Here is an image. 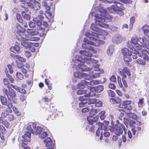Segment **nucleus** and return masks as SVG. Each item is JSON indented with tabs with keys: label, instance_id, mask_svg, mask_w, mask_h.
<instances>
[{
	"label": "nucleus",
	"instance_id": "37998d69",
	"mask_svg": "<svg viewBox=\"0 0 149 149\" xmlns=\"http://www.w3.org/2000/svg\"><path fill=\"white\" fill-rule=\"evenodd\" d=\"M13 55L14 56V58L18 59L19 61L22 62H25L26 61V59L23 57H21L20 56L17 55H14L13 54Z\"/></svg>",
	"mask_w": 149,
	"mask_h": 149
},
{
	"label": "nucleus",
	"instance_id": "338daca9",
	"mask_svg": "<svg viewBox=\"0 0 149 149\" xmlns=\"http://www.w3.org/2000/svg\"><path fill=\"white\" fill-rule=\"evenodd\" d=\"M29 26L31 28H34L36 27V24L34 22H29Z\"/></svg>",
	"mask_w": 149,
	"mask_h": 149
},
{
	"label": "nucleus",
	"instance_id": "69168bd1",
	"mask_svg": "<svg viewBox=\"0 0 149 149\" xmlns=\"http://www.w3.org/2000/svg\"><path fill=\"white\" fill-rule=\"evenodd\" d=\"M108 93L109 95L111 97H113L115 95L114 92L111 90H108Z\"/></svg>",
	"mask_w": 149,
	"mask_h": 149
},
{
	"label": "nucleus",
	"instance_id": "a18cd8bd",
	"mask_svg": "<svg viewBox=\"0 0 149 149\" xmlns=\"http://www.w3.org/2000/svg\"><path fill=\"white\" fill-rule=\"evenodd\" d=\"M16 79L17 81H19L22 80L23 78V76L20 72H17L16 74Z\"/></svg>",
	"mask_w": 149,
	"mask_h": 149
},
{
	"label": "nucleus",
	"instance_id": "72a5a7b5",
	"mask_svg": "<svg viewBox=\"0 0 149 149\" xmlns=\"http://www.w3.org/2000/svg\"><path fill=\"white\" fill-rule=\"evenodd\" d=\"M10 51L14 53H19L20 52V48L17 45H15L14 46L11 47L10 49Z\"/></svg>",
	"mask_w": 149,
	"mask_h": 149
},
{
	"label": "nucleus",
	"instance_id": "4d7b16f0",
	"mask_svg": "<svg viewBox=\"0 0 149 149\" xmlns=\"http://www.w3.org/2000/svg\"><path fill=\"white\" fill-rule=\"evenodd\" d=\"M135 18L134 16H132L130 18V25L132 27L133 26V24L135 22Z\"/></svg>",
	"mask_w": 149,
	"mask_h": 149
},
{
	"label": "nucleus",
	"instance_id": "f8f14e48",
	"mask_svg": "<svg viewBox=\"0 0 149 149\" xmlns=\"http://www.w3.org/2000/svg\"><path fill=\"white\" fill-rule=\"evenodd\" d=\"M16 28L17 30L14 31L16 37H23L25 36L26 30L19 25H17Z\"/></svg>",
	"mask_w": 149,
	"mask_h": 149
},
{
	"label": "nucleus",
	"instance_id": "3c124183",
	"mask_svg": "<svg viewBox=\"0 0 149 149\" xmlns=\"http://www.w3.org/2000/svg\"><path fill=\"white\" fill-rule=\"evenodd\" d=\"M127 116L130 118L134 120H136L137 118V116L134 113H129L128 114Z\"/></svg>",
	"mask_w": 149,
	"mask_h": 149
},
{
	"label": "nucleus",
	"instance_id": "680f3d73",
	"mask_svg": "<svg viewBox=\"0 0 149 149\" xmlns=\"http://www.w3.org/2000/svg\"><path fill=\"white\" fill-rule=\"evenodd\" d=\"M102 131L100 128L98 127L96 132V135L98 136H99L100 135H102Z\"/></svg>",
	"mask_w": 149,
	"mask_h": 149
},
{
	"label": "nucleus",
	"instance_id": "473e14b6",
	"mask_svg": "<svg viewBox=\"0 0 149 149\" xmlns=\"http://www.w3.org/2000/svg\"><path fill=\"white\" fill-rule=\"evenodd\" d=\"M43 141L45 145V146H49L54 144L52 143V141L51 138L49 137L47 138Z\"/></svg>",
	"mask_w": 149,
	"mask_h": 149
},
{
	"label": "nucleus",
	"instance_id": "6ab92c4d",
	"mask_svg": "<svg viewBox=\"0 0 149 149\" xmlns=\"http://www.w3.org/2000/svg\"><path fill=\"white\" fill-rule=\"evenodd\" d=\"M141 52L142 54H139V56L143 58L144 60L146 61H149V58L145 52H146L149 54V50H147L145 49H140V52Z\"/></svg>",
	"mask_w": 149,
	"mask_h": 149
},
{
	"label": "nucleus",
	"instance_id": "13d9d810",
	"mask_svg": "<svg viewBox=\"0 0 149 149\" xmlns=\"http://www.w3.org/2000/svg\"><path fill=\"white\" fill-rule=\"evenodd\" d=\"M16 18L18 21L20 23L23 22L22 18V17L20 14H17L16 15Z\"/></svg>",
	"mask_w": 149,
	"mask_h": 149
},
{
	"label": "nucleus",
	"instance_id": "6e6552de",
	"mask_svg": "<svg viewBox=\"0 0 149 149\" xmlns=\"http://www.w3.org/2000/svg\"><path fill=\"white\" fill-rule=\"evenodd\" d=\"M98 15H99L98 14H96L95 15V17L96 18V24L102 28H108L109 25L105 23L109 21V19L105 17H98Z\"/></svg>",
	"mask_w": 149,
	"mask_h": 149
},
{
	"label": "nucleus",
	"instance_id": "aec40b11",
	"mask_svg": "<svg viewBox=\"0 0 149 149\" xmlns=\"http://www.w3.org/2000/svg\"><path fill=\"white\" fill-rule=\"evenodd\" d=\"M32 126L34 129L33 133L36 135H39L41 131L44 129L43 128H41V127L38 126H37L36 127V124L35 123H32Z\"/></svg>",
	"mask_w": 149,
	"mask_h": 149
},
{
	"label": "nucleus",
	"instance_id": "c9c22d12",
	"mask_svg": "<svg viewBox=\"0 0 149 149\" xmlns=\"http://www.w3.org/2000/svg\"><path fill=\"white\" fill-rule=\"evenodd\" d=\"M111 103L113 104H119L121 102V99L119 98L114 99L111 98L110 99Z\"/></svg>",
	"mask_w": 149,
	"mask_h": 149
},
{
	"label": "nucleus",
	"instance_id": "5701e85b",
	"mask_svg": "<svg viewBox=\"0 0 149 149\" xmlns=\"http://www.w3.org/2000/svg\"><path fill=\"white\" fill-rule=\"evenodd\" d=\"M98 117L97 116L95 117L92 116H88L87 117V120L88 123L90 125H92L95 123L98 120Z\"/></svg>",
	"mask_w": 149,
	"mask_h": 149
},
{
	"label": "nucleus",
	"instance_id": "f3484780",
	"mask_svg": "<svg viewBox=\"0 0 149 149\" xmlns=\"http://www.w3.org/2000/svg\"><path fill=\"white\" fill-rule=\"evenodd\" d=\"M108 123V122H106L103 123L99 122L98 123V127L100 128L102 131L103 130H104V131H106L107 130L110 131L111 127L107 125Z\"/></svg>",
	"mask_w": 149,
	"mask_h": 149
},
{
	"label": "nucleus",
	"instance_id": "c756f323",
	"mask_svg": "<svg viewBox=\"0 0 149 149\" xmlns=\"http://www.w3.org/2000/svg\"><path fill=\"white\" fill-rule=\"evenodd\" d=\"M87 83H89V82L86 81L85 80L82 81L81 83H79L77 85L78 88L80 89H83L84 87V85L87 86H89V84H87Z\"/></svg>",
	"mask_w": 149,
	"mask_h": 149
},
{
	"label": "nucleus",
	"instance_id": "412c9836",
	"mask_svg": "<svg viewBox=\"0 0 149 149\" xmlns=\"http://www.w3.org/2000/svg\"><path fill=\"white\" fill-rule=\"evenodd\" d=\"M90 91H93L96 94V92L97 93H100L102 92L104 89V86L102 85H99L95 88L93 87H89Z\"/></svg>",
	"mask_w": 149,
	"mask_h": 149
},
{
	"label": "nucleus",
	"instance_id": "4be33fe9",
	"mask_svg": "<svg viewBox=\"0 0 149 149\" xmlns=\"http://www.w3.org/2000/svg\"><path fill=\"white\" fill-rule=\"evenodd\" d=\"M132 103V101L130 100H126L124 102L122 103V106L120 107H121L124 108H127L129 110H131L132 109V107L131 106L129 105L130 104Z\"/></svg>",
	"mask_w": 149,
	"mask_h": 149
},
{
	"label": "nucleus",
	"instance_id": "f257e3e1",
	"mask_svg": "<svg viewBox=\"0 0 149 149\" xmlns=\"http://www.w3.org/2000/svg\"><path fill=\"white\" fill-rule=\"evenodd\" d=\"M100 66V65L97 64L93 65V67L95 68L94 70L95 71L99 72L95 73L92 74L91 76L86 73L80 72H74V76L75 77L79 79L84 78L88 80L99 77L100 76L101 74L104 73V71L103 69H100L99 68Z\"/></svg>",
	"mask_w": 149,
	"mask_h": 149
},
{
	"label": "nucleus",
	"instance_id": "423d86ee",
	"mask_svg": "<svg viewBox=\"0 0 149 149\" xmlns=\"http://www.w3.org/2000/svg\"><path fill=\"white\" fill-rule=\"evenodd\" d=\"M115 5H112L108 8L109 11L111 13H113L114 11L120 16L124 15L123 11L125 9L123 5L121 3L116 1Z\"/></svg>",
	"mask_w": 149,
	"mask_h": 149
},
{
	"label": "nucleus",
	"instance_id": "f03ea898",
	"mask_svg": "<svg viewBox=\"0 0 149 149\" xmlns=\"http://www.w3.org/2000/svg\"><path fill=\"white\" fill-rule=\"evenodd\" d=\"M91 38H85L84 39V41L86 43L82 45V47L83 48L88 49L92 52L94 54L97 53V51L94 49L93 47L90 46L88 45H95L98 46L100 44H103L104 42L102 40L100 39V38L97 39L96 38H92V41H91Z\"/></svg>",
	"mask_w": 149,
	"mask_h": 149
},
{
	"label": "nucleus",
	"instance_id": "6e6d98bb",
	"mask_svg": "<svg viewBox=\"0 0 149 149\" xmlns=\"http://www.w3.org/2000/svg\"><path fill=\"white\" fill-rule=\"evenodd\" d=\"M20 1L23 2L21 4V6L22 8H26V6H28V4L27 2H26L27 0H19Z\"/></svg>",
	"mask_w": 149,
	"mask_h": 149
},
{
	"label": "nucleus",
	"instance_id": "e433bc0d",
	"mask_svg": "<svg viewBox=\"0 0 149 149\" xmlns=\"http://www.w3.org/2000/svg\"><path fill=\"white\" fill-rule=\"evenodd\" d=\"M141 129V128L137 126L135 127L134 125L132 126L131 131L132 132L133 135H134L135 134L136 130L140 131Z\"/></svg>",
	"mask_w": 149,
	"mask_h": 149
},
{
	"label": "nucleus",
	"instance_id": "603ef678",
	"mask_svg": "<svg viewBox=\"0 0 149 149\" xmlns=\"http://www.w3.org/2000/svg\"><path fill=\"white\" fill-rule=\"evenodd\" d=\"M136 61L135 62L136 63L142 65H146V62L144 61L140 58L136 60Z\"/></svg>",
	"mask_w": 149,
	"mask_h": 149
},
{
	"label": "nucleus",
	"instance_id": "7ed1b4c3",
	"mask_svg": "<svg viewBox=\"0 0 149 149\" xmlns=\"http://www.w3.org/2000/svg\"><path fill=\"white\" fill-rule=\"evenodd\" d=\"M20 42L19 43L24 47H26L28 49L30 50L31 52H34L35 51V47H38L39 43L38 42H32L38 38H30V39H26V38H17Z\"/></svg>",
	"mask_w": 149,
	"mask_h": 149
},
{
	"label": "nucleus",
	"instance_id": "052dcab7",
	"mask_svg": "<svg viewBox=\"0 0 149 149\" xmlns=\"http://www.w3.org/2000/svg\"><path fill=\"white\" fill-rule=\"evenodd\" d=\"M102 105V101L97 100V101L96 102L95 104V106L97 107H101Z\"/></svg>",
	"mask_w": 149,
	"mask_h": 149
},
{
	"label": "nucleus",
	"instance_id": "864d4df0",
	"mask_svg": "<svg viewBox=\"0 0 149 149\" xmlns=\"http://www.w3.org/2000/svg\"><path fill=\"white\" fill-rule=\"evenodd\" d=\"M105 111H102L99 113V115L101 120H103L105 118Z\"/></svg>",
	"mask_w": 149,
	"mask_h": 149
},
{
	"label": "nucleus",
	"instance_id": "ea45409f",
	"mask_svg": "<svg viewBox=\"0 0 149 149\" xmlns=\"http://www.w3.org/2000/svg\"><path fill=\"white\" fill-rule=\"evenodd\" d=\"M40 8V4L38 2H35L34 4H33L32 8L33 10H37L39 9Z\"/></svg>",
	"mask_w": 149,
	"mask_h": 149
},
{
	"label": "nucleus",
	"instance_id": "c03bdc74",
	"mask_svg": "<svg viewBox=\"0 0 149 149\" xmlns=\"http://www.w3.org/2000/svg\"><path fill=\"white\" fill-rule=\"evenodd\" d=\"M89 115L90 116H93L95 115L99 111L98 109H92L90 110Z\"/></svg>",
	"mask_w": 149,
	"mask_h": 149
},
{
	"label": "nucleus",
	"instance_id": "58836bf2",
	"mask_svg": "<svg viewBox=\"0 0 149 149\" xmlns=\"http://www.w3.org/2000/svg\"><path fill=\"white\" fill-rule=\"evenodd\" d=\"M0 123L4 125L7 128H8L9 126V123L7 121L3 119L2 117L0 118Z\"/></svg>",
	"mask_w": 149,
	"mask_h": 149
},
{
	"label": "nucleus",
	"instance_id": "a878e982",
	"mask_svg": "<svg viewBox=\"0 0 149 149\" xmlns=\"http://www.w3.org/2000/svg\"><path fill=\"white\" fill-rule=\"evenodd\" d=\"M88 86V90H85V92L84 94V96L88 97L95 96V93H94V92L93 91H90V89L89 88V87L91 86Z\"/></svg>",
	"mask_w": 149,
	"mask_h": 149
},
{
	"label": "nucleus",
	"instance_id": "2eb2a0df",
	"mask_svg": "<svg viewBox=\"0 0 149 149\" xmlns=\"http://www.w3.org/2000/svg\"><path fill=\"white\" fill-rule=\"evenodd\" d=\"M130 71V70L129 68L127 67H125L123 68L122 71L118 70V73L123 77V78L125 79L127 77L125 74L129 76H130L131 74Z\"/></svg>",
	"mask_w": 149,
	"mask_h": 149
},
{
	"label": "nucleus",
	"instance_id": "1a4fd4ad",
	"mask_svg": "<svg viewBox=\"0 0 149 149\" xmlns=\"http://www.w3.org/2000/svg\"><path fill=\"white\" fill-rule=\"evenodd\" d=\"M116 123L114 126L112 128L111 127L110 131L112 132L113 131L116 134L119 136L122 134L123 128L122 125L119 123V121L117 120Z\"/></svg>",
	"mask_w": 149,
	"mask_h": 149
},
{
	"label": "nucleus",
	"instance_id": "8fccbe9b",
	"mask_svg": "<svg viewBox=\"0 0 149 149\" xmlns=\"http://www.w3.org/2000/svg\"><path fill=\"white\" fill-rule=\"evenodd\" d=\"M28 49L26 47H25V55L27 58H29L31 56V54L28 50Z\"/></svg>",
	"mask_w": 149,
	"mask_h": 149
},
{
	"label": "nucleus",
	"instance_id": "bb28decb",
	"mask_svg": "<svg viewBox=\"0 0 149 149\" xmlns=\"http://www.w3.org/2000/svg\"><path fill=\"white\" fill-rule=\"evenodd\" d=\"M142 29L143 31L144 35L149 37V26L147 25H144L142 27Z\"/></svg>",
	"mask_w": 149,
	"mask_h": 149
},
{
	"label": "nucleus",
	"instance_id": "393cba45",
	"mask_svg": "<svg viewBox=\"0 0 149 149\" xmlns=\"http://www.w3.org/2000/svg\"><path fill=\"white\" fill-rule=\"evenodd\" d=\"M75 63L74 64L73 68L76 66L78 65V63H79L80 62H85V60L82 58L81 56H79L78 55H76L75 56Z\"/></svg>",
	"mask_w": 149,
	"mask_h": 149
},
{
	"label": "nucleus",
	"instance_id": "cd10ccee",
	"mask_svg": "<svg viewBox=\"0 0 149 149\" xmlns=\"http://www.w3.org/2000/svg\"><path fill=\"white\" fill-rule=\"evenodd\" d=\"M79 53L82 55L90 57L93 55L91 52L86 50H81L79 51Z\"/></svg>",
	"mask_w": 149,
	"mask_h": 149
},
{
	"label": "nucleus",
	"instance_id": "a19ab883",
	"mask_svg": "<svg viewBox=\"0 0 149 149\" xmlns=\"http://www.w3.org/2000/svg\"><path fill=\"white\" fill-rule=\"evenodd\" d=\"M112 41L115 44H119L122 41V38H112Z\"/></svg>",
	"mask_w": 149,
	"mask_h": 149
},
{
	"label": "nucleus",
	"instance_id": "79ce46f5",
	"mask_svg": "<svg viewBox=\"0 0 149 149\" xmlns=\"http://www.w3.org/2000/svg\"><path fill=\"white\" fill-rule=\"evenodd\" d=\"M27 32L28 33V35L33 36L37 35L36 31V30L34 31L33 29H28L27 30Z\"/></svg>",
	"mask_w": 149,
	"mask_h": 149
},
{
	"label": "nucleus",
	"instance_id": "c85d7f7f",
	"mask_svg": "<svg viewBox=\"0 0 149 149\" xmlns=\"http://www.w3.org/2000/svg\"><path fill=\"white\" fill-rule=\"evenodd\" d=\"M5 72L7 75H9V73L11 74L13 73V71L10 65L8 64L7 65L5 69Z\"/></svg>",
	"mask_w": 149,
	"mask_h": 149
},
{
	"label": "nucleus",
	"instance_id": "20e7f679",
	"mask_svg": "<svg viewBox=\"0 0 149 149\" xmlns=\"http://www.w3.org/2000/svg\"><path fill=\"white\" fill-rule=\"evenodd\" d=\"M91 28L93 31L91 34L88 32L85 33V36L87 37H91V35L98 37V35H100L106 36L108 34V33L102 29L99 28L95 24L92 23L91 26Z\"/></svg>",
	"mask_w": 149,
	"mask_h": 149
},
{
	"label": "nucleus",
	"instance_id": "e2e57ef3",
	"mask_svg": "<svg viewBox=\"0 0 149 149\" xmlns=\"http://www.w3.org/2000/svg\"><path fill=\"white\" fill-rule=\"evenodd\" d=\"M141 49H147L149 50V44L145 43V44H143L142 45Z\"/></svg>",
	"mask_w": 149,
	"mask_h": 149
},
{
	"label": "nucleus",
	"instance_id": "de8ad7c7",
	"mask_svg": "<svg viewBox=\"0 0 149 149\" xmlns=\"http://www.w3.org/2000/svg\"><path fill=\"white\" fill-rule=\"evenodd\" d=\"M92 106L91 105L87 107L84 108L82 109V112L83 113H86L89 111L90 110L92 109Z\"/></svg>",
	"mask_w": 149,
	"mask_h": 149
},
{
	"label": "nucleus",
	"instance_id": "a211bd4d",
	"mask_svg": "<svg viewBox=\"0 0 149 149\" xmlns=\"http://www.w3.org/2000/svg\"><path fill=\"white\" fill-rule=\"evenodd\" d=\"M130 49L131 50H132L131 56H132L134 59H136L137 58V55H138V56L140 57L139 55L140 54H141V52H140V50H137L135 47L132 48Z\"/></svg>",
	"mask_w": 149,
	"mask_h": 149
},
{
	"label": "nucleus",
	"instance_id": "4c0bfd02",
	"mask_svg": "<svg viewBox=\"0 0 149 149\" xmlns=\"http://www.w3.org/2000/svg\"><path fill=\"white\" fill-rule=\"evenodd\" d=\"M114 50V47L113 46L110 45L108 47L107 50V53L109 55H111Z\"/></svg>",
	"mask_w": 149,
	"mask_h": 149
},
{
	"label": "nucleus",
	"instance_id": "09e8293b",
	"mask_svg": "<svg viewBox=\"0 0 149 149\" xmlns=\"http://www.w3.org/2000/svg\"><path fill=\"white\" fill-rule=\"evenodd\" d=\"M144 98L141 97L139 99L138 102V106L139 107H142L143 104Z\"/></svg>",
	"mask_w": 149,
	"mask_h": 149
},
{
	"label": "nucleus",
	"instance_id": "0e129e2a",
	"mask_svg": "<svg viewBox=\"0 0 149 149\" xmlns=\"http://www.w3.org/2000/svg\"><path fill=\"white\" fill-rule=\"evenodd\" d=\"M110 80L112 82H115L116 81V78L115 75H113L111 76L109 78Z\"/></svg>",
	"mask_w": 149,
	"mask_h": 149
},
{
	"label": "nucleus",
	"instance_id": "bf43d9fd",
	"mask_svg": "<svg viewBox=\"0 0 149 149\" xmlns=\"http://www.w3.org/2000/svg\"><path fill=\"white\" fill-rule=\"evenodd\" d=\"M13 109L14 112L16 114L17 116H19L20 115V113L19 112L18 110L15 107H13Z\"/></svg>",
	"mask_w": 149,
	"mask_h": 149
},
{
	"label": "nucleus",
	"instance_id": "5fc2aeb1",
	"mask_svg": "<svg viewBox=\"0 0 149 149\" xmlns=\"http://www.w3.org/2000/svg\"><path fill=\"white\" fill-rule=\"evenodd\" d=\"M79 101L82 102H88V98H86L85 96H80L79 98Z\"/></svg>",
	"mask_w": 149,
	"mask_h": 149
},
{
	"label": "nucleus",
	"instance_id": "4468645a",
	"mask_svg": "<svg viewBox=\"0 0 149 149\" xmlns=\"http://www.w3.org/2000/svg\"><path fill=\"white\" fill-rule=\"evenodd\" d=\"M84 62H80L79 63H78L77 66L74 67L75 70H81L83 71H88L92 70V68L88 67L84 65Z\"/></svg>",
	"mask_w": 149,
	"mask_h": 149
},
{
	"label": "nucleus",
	"instance_id": "b1692460",
	"mask_svg": "<svg viewBox=\"0 0 149 149\" xmlns=\"http://www.w3.org/2000/svg\"><path fill=\"white\" fill-rule=\"evenodd\" d=\"M29 10L28 9L26 8H25V11H22V15L24 19L27 20H29L31 19V16L28 13Z\"/></svg>",
	"mask_w": 149,
	"mask_h": 149
},
{
	"label": "nucleus",
	"instance_id": "0eeeda50",
	"mask_svg": "<svg viewBox=\"0 0 149 149\" xmlns=\"http://www.w3.org/2000/svg\"><path fill=\"white\" fill-rule=\"evenodd\" d=\"M141 43L142 42H144V39L143 38H132L131 40L128 41L127 44V47L131 49L132 48L135 47L138 50L141 49L142 45L139 44L138 42Z\"/></svg>",
	"mask_w": 149,
	"mask_h": 149
},
{
	"label": "nucleus",
	"instance_id": "49530a36",
	"mask_svg": "<svg viewBox=\"0 0 149 149\" xmlns=\"http://www.w3.org/2000/svg\"><path fill=\"white\" fill-rule=\"evenodd\" d=\"M87 84H89V86H93L97 84L100 83V81L97 80L91 81L89 83H87Z\"/></svg>",
	"mask_w": 149,
	"mask_h": 149
},
{
	"label": "nucleus",
	"instance_id": "2f4dec72",
	"mask_svg": "<svg viewBox=\"0 0 149 149\" xmlns=\"http://www.w3.org/2000/svg\"><path fill=\"white\" fill-rule=\"evenodd\" d=\"M48 135V134L47 132L45 131V130L44 129L40 133L39 135V137L41 139H43L47 136Z\"/></svg>",
	"mask_w": 149,
	"mask_h": 149
},
{
	"label": "nucleus",
	"instance_id": "774afa93",
	"mask_svg": "<svg viewBox=\"0 0 149 149\" xmlns=\"http://www.w3.org/2000/svg\"><path fill=\"white\" fill-rule=\"evenodd\" d=\"M117 80L119 85L120 87L121 88L122 87L123 85L121 81V78L119 76L117 77Z\"/></svg>",
	"mask_w": 149,
	"mask_h": 149
},
{
	"label": "nucleus",
	"instance_id": "9d476101",
	"mask_svg": "<svg viewBox=\"0 0 149 149\" xmlns=\"http://www.w3.org/2000/svg\"><path fill=\"white\" fill-rule=\"evenodd\" d=\"M122 51L123 55L124 60L125 61L127 62L126 64L128 66H131V65H130L129 63L128 62L132 60V58L130 57L131 51H129L127 48L123 49Z\"/></svg>",
	"mask_w": 149,
	"mask_h": 149
},
{
	"label": "nucleus",
	"instance_id": "7c9ffc66",
	"mask_svg": "<svg viewBox=\"0 0 149 149\" xmlns=\"http://www.w3.org/2000/svg\"><path fill=\"white\" fill-rule=\"evenodd\" d=\"M85 62L88 64H91V63L96 64L97 63L98 61L90 58H85Z\"/></svg>",
	"mask_w": 149,
	"mask_h": 149
},
{
	"label": "nucleus",
	"instance_id": "dca6fc26",
	"mask_svg": "<svg viewBox=\"0 0 149 149\" xmlns=\"http://www.w3.org/2000/svg\"><path fill=\"white\" fill-rule=\"evenodd\" d=\"M16 96V95L14 90L12 88L9 89V92L7 95V97L9 100L13 101L15 103H16L17 102L15 99Z\"/></svg>",
	"mask_w": 149,
	"mask_h": 149
},
{
	"label": "nucleus",
	"instance_id": "9b49d317",
	"mask_svg": "<svg viewBox=\"0 0 149 149\" xmlns=\"http://www.w3.org/2000/svg\"><path fill=\"white\" fill-rule=\"evenodd\" d=\"M33 21L36 23L37 26L38 30H44L45 28L48 26V24L47 21H43L42 22L39 20H37L36 18H34L33 19Z\"/></svg>",
	"mask_w": 149,
	"mask_h": 149
},
{
	"label": "nucleus",
	"instance_id": "f704fd0d",
	"mask_svg": "<svg viewBox=\"0 0 149 149\" xmlns=\"http://www.w3.org/2000/svg\"><path fill=\"white\" fill-rule=\"evenodd\" d=\"M38 31H36L37 35L38 34L40 37H45L47 34V31L44 30H38Z\"/></svg>",
	"mask_w": 149,
	"mask_h": 149
},
{
	"label": "nucleus",
	"instance_id": "39448f33",
	"mask_svg": "<svg viewBox=\"0 0 149 149\" xmlns=\"http://www.w3.org/2000/svg\"><path fill=\"white\" fill-rule=\"evenodd\" d=\"M1 101L3 105H7L8 108L4 107H3L1 109L2 111L1 116L3 117H6L8 114V112H11L12 111L11 108L12 107V104L11 102H7L6 98L4 96H1L0 97Z\"/></svg>",
	"mask_w": 149,
	"mask_h": 149
},
{
	"label": "nucleus",
	"instance_id": "ddd939ff",
	"mask_svg": "<svg viewBox=\"0 0 149 149\" xmlns=\"http://www.w3.org/2000/svg\"><path fill=\"white\" fill-rule=\"evenodd\" d=\"M31 133L30 132H25L24 135L22 136V146L24 147V145H26L28 142H29L31 141L30 136Z\"/></svg>",
	"mask_w": 149,
	"mask_h": 149
}]
</instances>
